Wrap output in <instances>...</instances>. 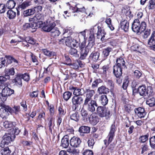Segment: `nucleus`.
I'll return each instance as SVG.
<instances>
[{
    "instance_id": "1",
    "label": "nucleus",
    "mask_w": 155,
    "mask_h": 155,
    "mask_svg": "<svg viewBox=\"0 0 155 155\" xmlns=\"http://www.w3.org/2000/svg\"><path fill=\"white\" fill-rule=\"evenodd\" d=\"M55 26L56 24L54 22L50 23L48 26H46L45 23H43L42 21H39L37 23H34L33 24L25 23L23 25V28L37 29L41 28V29H53Z\"/></svg>"
},
{
    "instance_id": "2",
    "label": "nucleus",
    "mask_w": 155,
    "mask_h": 155,
    "mask_svg": "<svg viewBox=\"0 0 155 155\" xmlns=\"http://www.w3.org/2000/svg\"><path fill=\"white\" fill-rule=\"evenodd\" d=\"M22 79L27 82L30 79L29 75L27 73L24 74L20 73L16 74L12 81L13 83L15 84V85L18 87H21L22 85Z\"/></svg>"
},
{
    "instance_id": "3",
    "label": "nucleus",
    "mask_w": 155,
    "mask_h": 155,
    "mask_svg": "<svg viewBox=\"0 0 155 155\" xmlns=\"http://www.w3.org/2000/svg\"><path fill=\"white\" fill-rule=\"evenodd\" d=\"M15 138V135L11 134H5L3 137V140L0 144L1 147L3 148L5 145H8Z\"/></svg>"
},
{
    "instance_id": "4",
    "label": "nucleus",
    "mask_w": 155,
    "mask_h": 155,
    "mask_svg": "<svg viewBox=\"0 0 155 155\" xmlns=\"http://www.w3.org/2000/svg\"><path fill=\"white\" fill-rule=\"evenodd\" d=\"M97 113L101 117H105L107 119L109 118L110 116V111L107 110L105 107L98 106L97 109Z\"/></svg>"
},
{
    "instance_id": "5",
    "label": "nucleus",
    "mask_w": 155,
    "mask_h": 155,
    "mask_svg": "<svg viewBox=\"0 0 155 155\" xmlns=\"http://www.w3.org/2000/svg\"><path fill=\"white\" fill-rule=\"evenodd\" d=\"M83 104L85 106H87V110L91 112H94L95 108L98 107L96 101L94 100L88 101L85 103L84 102Z\"/></svg>"
},
{
    "instance_id": "6",
    "label": "nucleus",
    "mask_w": 155,
    "mask_h": 155,
    "mask_svg": "<svg viewBox=\"0 0 155 155\" xmlns=\"http://www.w3.org/2000/svg\"><path fill=\"white\" fill-rule=\"evenodd\" d=\"M8 86H3L2 91V96L3 97V101H5L7 97L9 96L14 94V91L13 89L8 87Z\"/></svg>"
},
{
    "instance_id": "7",
    "label": "nucleus",
    "mask_w": 155,
    "mask_h": 155,
    "mask_svg": "<svg viewBox=\"0 0 155 155\" xmlns=\"http://www.w3.org/2000/svg\"><path fill=\"white\" fill-rule=\"evenodd\" d=\"M5 58H6V66L10 64L14 68L19 65L18 61L13 57L10 55H6Z\"/></svg>"
},
{
    "instance_id": "8",
    "label": "nucleus",
    "mask_w": 155,
    "mask_h": 155,
    "mask_svg": "<svg viewBox=\"0 0 155 155\" xmlns=\"http://www.w3.org/2000/svg\"><path fill=\"white\" fill-rule=\"evenodd\" d=\"M81 140L80 138L74 136L70 140V144L72 147L76 148L80 147Z\"/></svg>"
},
{
    "instance_id": "9",
    "label": "nucleus",
    "mask_w": 155,
    "mask_h": 155,
    "mask_svg": "<svg viewBox=\"0 0 155 155\" xmlns=\"http://www.w3.org/2000/svg\"><path fill=\"white\" fill-rule=\"evenodd\" d=\"M65 42L66 46L71 48L77 47L78 45V41L68 36L65 39Z\"/></svg>"
},
{
    "instance_id": "10",
    "label": "nucleus",
    "mask_w": 155,
    "mask_h": 155,
    "mask_svg": "<svg viewBox=\"0 0 155 155\" xmlns=\"http://www.w3.org/2000/svg\"><path fill=\"white\" fill-rule=\"evenodd\" d=\"M10 78V76L8 75H6L5 74L3 76H0V88L2 89L3 87V86H8L9 84V83L5 82L7 80H9Z\"/></svg>"
},
{
    "instance_id": "11",
    "label": "nucleus",
    "mask_w": 155,
    "mask_h": 155,
    "mask_svg": "<svg viewBox=\"0 0 155 155\" xmlns=\"http://www.w3.org/2000/svg\"><path fill=\"white\" fill-rule=\"evenodd\" d=\"M115 129V124H113L111 126L110 131L108 136V143L107 146L109 144L112 142L114 139V137L115 136L114 132L116 131Z\"/></svg>"
},
{
    "instance_id": "12",
    "label": "nucleus",
    "mask_w": 155,
    "mask_h": 155,
    "mask_svg": "<svg viewBox=\"0 0 155 155\" xmlns=\"http://www.w3.org/2000/svg\"><path fill=\"white\" fill-rule=\"evenodd\" d=\"M69 89L70 90H73V94L75 96H82L84 94L83 89L77 87L70 86L69 87Z\"/></svg>"
},
{
    "instance_id": "13",
    "label": "nucleus",
    "mask_w": 155,
    "mask_h": 155,
    "mask_svg": "<svg viewBox=\"0 0 155 155\" xmlns=\"http://www.w3.org/2000/svg\"><path fill=\"white\" fill-rule=\"evenodd\" d=\"M8 106L4 105L0 109V117L3 119H6L7 117L9 115Z\"/></svg>"
},
{
    "instance_id": "14",
    "label": "nucleus",
    "mask_w": 155,
    "mask_h": 155,
    "mask_svg": "<svg viewBox=\"0 0 155 155\" xmlns=\"http://www.w3.org/2000/svg\"><path fill=\"white\" fill-rule=\"evenodd\" d=\"M86 96L84 101V102H85V103L88 101H92V97L95 93L94 91L93 90L86 89Z\"/></svg>"
},
{
    "instance_id": "15",
    "label": "nucleus",
    "mask_w": 155,
    "mask_h": 155,
    "mask_svg": "<svg viewBox=\"0 0 155 155\" xmlns=\"http://www.w3.org/2000/svg\"><path fill=\"white\" fill-rule=\"evenodd\" d=\"M90 31L89 37L88 40V43L87 47H92L95 45L94 33L93 30H91Z\"/></svg>"
},
{
    "instance_id": "16",
    "label": "nucleus",
    "mask_w": 155,
    "mask_h": 155,
    "mask_svg": "<svg viewBox=\"0 0 155 155\" xmlns=\"http://www.w3.org/2000/svg\"><path fill=\"white\" fill-rule=\"evenodd\" d=\"M132 31L135 32H136L137 34L139 35L140 34H141L143 36V37L144 38H147L148 36L150 34V30H147L146 31H145V30H144L143 31L141 30H132Z\"/></svg>"
},
{
    "instance_id": "17",
    "label": "nucleus",
    "mask_w": 155,
    "mask_h": 155,
    "mask_svg": "<svg viewBox=\"0 0 155 155\" xmlns=\"http://www.w3.org/2000/svg\"><path fill=\"white\" fill-rule=\"evenodd\" d=\"M69 136L68 135H64L62 139L61 146L64 148H67L69 145Z\"/></svg>"
},
{
    "instance_id": "18",
    "label": "nucleus",
    "mask_w": 155,
    "mask_h": 155,
    "mask_svg": "<svg viewBox=\"0 0 155 155\" xmlns=\"http://www.w3.org/2000/svg\"><path fill=\"white\" fill-rule=\"evenodd\" d=\"M134 111L136 114L139 117H143L146 115V113L143 108L139 107L136 108L135 109Z\"/></svg>"
},
{
    "instance_id": "19",
    "label": "nucleus",
    "mask_w": 155,
    "mask_h": 155,
    "mask_svg": "<svg viewBox=\"0 0 155 155\" xmlns=\"http://www.w3.org/2000/svg\"><path fill=\"white\" fill-rule=\"evenodd\" d=\"M99 56V52H92L89 56V61L96 62L98 60Z\"/></svg>"
},
{
    "instance_id": "20",
    "label": "nucleus",
    "mask_w": 155,
    "mask_h": 155,
    "mask_svg": "<svg viewBox=\"0 0 155 155\" xmlns=\"http://www.w3.org/2000/svg\"><path fill=\"white\" fill-rule=\"evenodd\" d=\"M90 128L87 126H82L79 128L78 131L80 133V135L83 136L84 134H88L90 133Z\"/></svg>"
},
{
    "instance_id": "21",
    "label": "nucleus",
    "mask_w": 155,
    "mask_h": 155,
    "mask_svg": "<svg viewBox=\"0 0 155 155\" xmlns=\"http://www.w3.org/2000/svg\"><path fill=\"white\" fill-rule=\"evenodd\" d=\"M122 69L120 67L114 65L113 73L116 78H119L122 74Z\"/></svg>"
},
{
    "instance_id": "22",
    "label": "nucleus",
    "mask_w": 155,
    "mask_h": 155,
    "mask_svg": "<svg viewBox=\"0 0 155 155\" xmlns=\"http://www.w3.org/2000/svg\"><path fill=\"white\" fill-rule=\"evenodd\" d=\"M125 62L122 58H119L117 59L115 66L120 67L121 68H125L126 67Z\"/></svg>"
},
{
    "instance_id": "23",
    "label": "nucleus",
    "mask_w": 155,
    "mask_h": 155,
    "mask_svg": "<svg viewBox=\"0 0 155 155\" xmlns=\"http://www.w3.org/2000/svg\"><path fill=\"white\" fill-rule=\"evenodd\" d=\"M72 103L80 105L83 102V99L81 96H74L72 98Z\"/></svg>"
},
{
    "instance_id": "24",
    "label": "nucleus",
    "mask_w": 155,
    "mask_h": 155,
    "mask_svg": "<svg viewBox=\"0 0 155 155\" xmlns=\"http://www.w3.org/2000/svg\"><path fill=\"white\" fill-rule=\"evenodd\" d=\"M41 30L44 32H50V35L53 37L58 36L60 34L59 30Z\"/></svg>"
},
{
    "instance_id": "25",
    "label": "nucleus",
    "mask_w": 155,
    "mask_h": 155,
    "mask_svg": "<svg viewBox=\"0 0 155 155\" xmlns=\"http://www.w3.org/2000/svg\"><path fill=\"white\" fill-rule=\"evenodd\" d=\"M97 91L99 94H107L109 92V90L105 86L102 85L98 88Z\"/></svg>"
},
{
    "instance_id": "26",
    "label": "nucleus",
    "mask_w": 155,
    "mask_h": 155,
    "mask_svg": "<svg viewBox=\"0 0 155 155\" xmlns=\"http://www.w3.org/2000/svg\"><path fill=\"white\" fill-rule=\"evenodd\" d=\"M8 112L11 114L14 113L17 114L20 111V107L19 106H14L12 108L8 106Z\"/></svg>"
},
{
    "instance_id": "27",
    "label": "nucleus",
    "mask_w": 155,
    "mask_h": 155,
    "mask_svg": "<svg viewBox=\"0 0 155 155\" xmlns=\"http://www.w3.org/2000/svg\"><path fill=\"white\" fill-rule=\"evenodd\" d=\"M70 9L72 10V12L73 13L76 12H81L83 13L85 11V9L83 6H82L81 8H79V6H75L74 7L70 6Z\"/></svg>"
},
{
    "instance_id": "28",
    "label": "nucleus",
    "mask_w": 155,
    "mask_h": 155,
    "mask_svg": "<svg viewBox=\"0 0 155 155\" xmlns=\"http://www.w3.org/2000/svg\"><path fill=\"white\" fill-rule=\"evenodd\" d=\"M99 118L97 116L91 114L89 117V121L91 124L95 125L99 122Z\"/></svg>"
},
{
    "instance_id": "29",
    "label": "nucleus",
    "mask_w": 155,
    "mask_h": 155,
    "mask_svg": "<svg viewBox=\"0 0 155 155\" xmlns=\"http://www.w3.org/2000/svg\"><path fill=\"white\" fill-rule=\"evenodd\" d=\"M106 35V32L104 30H98L97 33V38H100L101 37V40L102 41H104L105 35Z\"/></svg>"
},
{
    "instance_id": "30",
    "label": "nucleus",
    "mask_w": 155,
    "mask_h": 155,
    "mask_svg": "<svg viewBox=\"0 0 155 155\" xmlns=\"http://www.w3.org/2000/svg\"><path fill=\"white\" fill-rule=\"evenodd\" d=\"M112 51V48L108 47L102 50V55L104 57L107 58L109 55L110 53Z\"/></svg>"
},
{
    "instance_id": "31",
    "label": "nucleus",
    "mask_w": 155,
    "mask_h": 155,
    "mask_svg": "<svg viewBox=\"0 0 155 155\" xmlns=\"http://www.w3.org/2000/svg\"><path fill=\"white\" fill-rule=\"evenodd\" d=\"M146 89L144 85L140 86L138 88V93L141 96H145Z\"/></svg>"
},
{
    "instance_id": "32",
    "label": "nucleus",
    "mask_w": 155,
    "mask_h": 155,
    "mask_svg": "<svg viewBox=\"0 0 155 155\" xmlns=\"http://www.w3.org/2000/svg\"><path fill=\"white\" fill-rule=\"evenodd\" d=\"M89 52V49L87 48H85V49L81 50V56L80 59L81 60L85 59L87 55Z\"/></svg>"
},
{
    "instance_id": "33",
    "label": "nucleus",
    "mask_w": 155,
    "mask_h": 155,
    "mask_svg": "<svg viewBox=\"0 0 155 155\" xmlns=\"http://www.w3.org/2000/svg\"><path fill=\"white\" fill-rule=\"evenodd\" d=\"M70 118L71 120L75 121L76 122H78L79 120V115L78 112L76 111L70 115Z\"/></svg>"
},
{
    "instance_id": "34",
    "label": "nucleus",
    "mask_w": 155,
    "mask_h": 155,
    "mask_svg": "<svg viewBox=\"0 0 155 155\" xmlns=\"http://www.w3.org/2000/svg\"><path fill=\"white\" fill-rule=\"evenodd\" d=\"M69 53L73 57L76 58H78L79 57V54L78 53L77 50L72 47L71 48L69 51Z\"/></svg>"
},
{
    "instance_id": "35",
    "label": "nucleus",
    "mask_w": 155,
    "mask_h": 155,
    "mask_svg": "<svg viewBox=\"0 0 155 155\" xmlns=\"http://www.w3.org/2000/svg\"><path fill=\"white\" fill-rule=\"evenodd\" d=\"M148 44L150 46L155 45V31L152 33L151 36L148 41Z\"/></svg>"
},
{
    "instance_id": "36",
    "label": "nucleus",
    "mask_w": 155,
    "mask_h": 155,
    "mask_svg": "<svg viewBox=\"0 0 155 155\" xmlns=\"http://www.w3.org/2000/svg\"><path fill=\"white\" fill-rule=\"evenodd\" d=\"M3 125L5 128H13L14 127L15 125V123L5 121L4 122Z\"/></svg>"
},
{
    "instance_id": "37",
    "label": "nucleus",
    "mask_w": 155,
    "mask_h": 155,
    "mask_svg": "<svg viewBox=\"0 0 155 155\" xmlns=\"http://www.w3.org/2000/svg\"><path fill=\"white\" fill-rule=\"evenodd\" d=\"M5 72L6 75H8L9 76L10 75L13 76L15 74V68L14 67H12L9 69H7L5 70Z\"/></svg>"
},
{
    "instance_id": "38",
    "label": "nucleus",
    "mask_w": 155,
    "mask_h": 155,
    "mask_svg": "<svg viewBox=\"0 0 155 155\" xmlns=\"http://www.w3.org/2000/svg\"><path fill=\"white\" fill-rule=\"evenodd\" d=\"M15 4L16 3L14 0H9L7 2L6 6L8 8L12 9L15 7Z\"/></svg>"
},
{
    "instance_id": "39",
    "label": "nucleus",
    "mask_w": 155,
    "mask_h": 155,
    "mask_svg": "<svg viewBox=\"0 0 155 155\" xmlns=\"http://www.w3.org/2000/svg\"><path fill=\"white\" fill-rule=\"evenodd\" d=\"M100 99L101 103L102 105L105 106L108 103V100L106 95H102L100 97Z\"/></svg>"
},
{
    "instance_id": "40",
    "label": "nucleus",
    "mask_w": 155,
    "mask_h": 155,
    "mask_svg": "<svg viewBox=\"0 0 155 155\" xmlns=\"http://www.w3.org/2000/svg\"><path fill=\"white\" fill-rule=\"evenodd\" d=\"M145 96L148 97L152 96L154 94V92L153 91L152 87L151 86L147 87L146 89Z\"/></svg>"
},
{
    "instance_id": "41",
    "label": "nucleus",
    "mask_w": 155,
    "mask_h": 155,
    "mask_svg": "<svg viewBox=\"0 0 155 155\" xmlns=\"http://www.w3.org/2000/svg\"><path fill=\"white\" fill-rule=\"evenodd\" d=\"M11 152L8 147H6L0 150V153L2 155H10Z\"/></svg>"
},
{
    "instance_id": "42",
    "label": "nucleus",
    "mask_w": 155,
    "mask_h": 155,
    "mask_svg": "<svg viewBox=\"0 0 155 155\" xmlns=\"http://www.w3.org/2000/svg\"><path fill=\"white\" fill-rule=\"evenodd\" d=\"M72 95V93L69 91L65 92L63 94V97L64 100L67 101L71 98Z\"/></svg>"
},
{
    "instance_id": "43",
    "label": "nucleus",
    "mask_w": 155,
    "mask_h": 155,
    "mask_svg": "<svg viewBox=\"0 0 155 155\" xmlns=\"http://www.w3.org/2000/svg\"><path fill=\"white\" fill-rule=\"evenodd\" d=\"M23 14L24 16L26 17L33 15L34 14V13L33 9L32 8L24 11Z\"/></svg>"
},
{
    "instance_id": "44",
    "label": "nucleus",
    "mask_w": 155,
    "mask_h": 155,
    "mask_svg": "<svg viewBox=\"0 0 155 155\" xmlns=\"http://www.w3.org/2000/svg\"><path fill=\"white\" fill-rule=\"evenodd\" d=\"M149 135L148 134H147L146 135H142L139 137V141L140 143H144L148 139Z\"/></svg>"
},
{
    "instance_id": "45",
    "label": "nucleus",
    "mask_w": 155,
    "mask_h": 155,
    "mask_svg": "<svg viewBox=\"0 0 155 155\" xmlns=\"http://www.w3.org/2000/svg\"><path fill=\"white\" fill-rule=\"evenodd\" d=\"M146 104L150 107H155V98L152 97L147 100Z\"/></svg>"
},
{
    "instance_id": "46",
    "label": "nucleus",
    "mask_w": 155,
    "mask_h": 155,
    "mask_svg": "<svg viewBox=\"0 0 155 155\" xmlns=\"http://www.w3.org/2000/svg\"><path fill=\"white\" fill-rule=\"evenodd\" d=\"M7 17L9 19H12L16 16V12L12 10H9L7 13Z\"/></svg>"
},
{
    "instance_id": "47",
    "label": "nucleus",
    "mask_w": 155,
    "mask_h": 155,
    "mask_svg": "<svg viewBox=\"0 0 155 155\" xmlns=\"http://www.w3.org/2000/svg\"><path fill=\"white\" fill-rule=\"evenodd\" d=\"M120 28L121 29H128L129 26V24L126 20L122 21L120 24Z\"/></svg>"
},
{
    "instance_id": "48",
    "label": "nucleus",
    "mask_w": 155,
    "mask_h": 155,
    "mask_svg": "<svg viewBox=\"0 0 155 155\" xmlns=\"http://www.w3.org/2000/svg\"><path fill=\"white\" fill-rule=\"evenodd\" d=\"M80 63V61H78L73 64L70 63L68 64L67 63L66 64L69 66H71V68H72L76 70L79 68V65Z\"/></svg>"
},
{
    "instance_id": "49",
    "label": "nucleus",
    "mask_w": 155,
    "mask_h": 155,
    "mask_svg": "<svg viewBox=\"0 0 155 155\" xmlns=\"http://www.w3.org/2000/svg\"><path fill=\"white\" fill-rule=\"evenodd\" d=\"M43 51L45 55L48 57L54 56L56 55L55 53L53 51H51L46 49H43Z\"/></svg>"
},
{
    "instance_id": "50",
    "label": "nucleus",
    "mask_w": 155,
    "mask_h": 155,
    "mask_svg": "<svg viewBox=\"0 0 155 155\" xmlns=\"http://www.w3.org/2000/svg\"><path fill=\"white\" fill-rule=\"evenodd\" d=\"M30 2L29 1H25L21 4L19 5L18 8L21 9H25L31 5Z\"/></svg>"
},
{
    "instance_id": "51",
    "label": "nucleus",
    "mask_w": 155,
    "mask_h": 155,
    "mask_svg": "<svg viewBox=\"0 0 155 155\" xmlns=\"http://www.w3.org/2000/svg\"><path fill=\"white\" fill-rule=\"evenodd\" d=\"M25 42L32 45H34L36 43L35 40L33 38L29 36L25 38Z\"/></svg>"
},
{
    "instance_id": "52",
    "label": "nucleus",
    "mask_w": 155,
    "mask_h": 155,
    "mask_svg": "<svg viewBox=\"0 0 155 155\" xmlns=\"http://www.w3.org/2000/svg\"><path fill=\"white\" fill-rule=\"evenodd\" d=\"M140 21L138 19H135L132 25V29H136L139 28Z\"/></svg>"
},
{
    "instance_id": "53",
    "label": "nucleus",
    "mask_w": 155,
    "mask_h": 155,
    "mask_svg": "<svg viewBox=\"0 0 155 155\" xmlns=\"http://www.w3.org/2000/svg\"><path fill=\"white\" fill-rule=\"evenodd\" d=\"M81 114L84 119L87 120L89 118V115L87 110L82 109L81 110Z\"/></svg>"
},
{
    "instance_id": "54",
    "label": "nucleus",
    "mask_w": 155,
    "mask_h": 155,
    "mask_svg": "<svg viewBox=\"0 0 155 155\" xmlns=\"http://www.w3.org/2000/svg\"><path fill=\"white\" fill-rule=\"evenodd\" d=\"M102 81L100 79H96L94 81L92 84V87L93 88H95L97 87L98 84L101 83Z\"/></svg>"
},
{
    "instance_id": "55",
    "label": "nucleus",
    "mask_w": 155,
    "mask_h": 155,
    "mask_svg": "<svg viewBox=\"0 0 155 155\" xmlns=\"http://www.w3.org/2000/svg\"><path fill=\"white\" fill-rule=\"evenodd\" d=\"M149 142L151 147L153 149L155 148V135L150 138Z\"/></svg>"
},
{
    "instance_id": "56",
    "label": "nucleus",
    "mask_w": 155,
    "mask_h": 155,
    "mask_svg": "<svg viewBox=\"0 0 155 155\" xmlns=\"http://www.w3.org/2000/svg\"><path fill=\"white\" fill-rule=\"evenodd\" d=\"M106 23L107 24L108 27L110 29H114L113 25L111 23V20L110 18H107L106 20Z\"/></svg>"
},
{
    "instance_id": "57",
    "label": "nucleus",
    "mask_w": 155,
    "mask_h": 155,
    "mask_svg": "<svg viewBox=\"0 0 155 155\" xmlns=\"http://www.w3.org/2000/svg\"><path fill=\"white\" fill-rule=\"evenodd\" d=\"M147 6L149 9H152L154 8L155 7L154 0H150Z\"/></svg>"
},
{
    "instance_id": "58",
    "label": "nucleus",
    "mask_w": 155,
    "mask_h": 155,
    "mask_svg": "<svg viewBox=\"0 0 155 155\" xmlns=\"http://www.w3.org/2000/svg\"><path fill=\"white\" fill-rule=\"evenodd\" d=\"M107 84L110 90H114V82L111 80H108L107 81Z\"/></svg>"
},
{
    "instance_id": "59",
    "label": "nucleus",
    "mask_w": 155,
    "mask_h": 155,
    "mask_svg": "<svg viewBox=\"0 0 155 155\" xmlns=\"http://www.w3.org/2000/svg\"><path fill=\"white\" fill-rule=\"evenodd\" d=\"M42 7L41 6L38 5L32 8L34 14L36 13H38L41 12L42 10Z\"/></svg>"
},
{
    "instance_id": "60",
    "label": "nucleus",
    "mask_w": 155,
    "mask_h": 155,
    "mask_svg": "<svg viewBox=\"0 0 155 155\" xmlns=\"http://www.w3.org/2000/svg\"><path fill=\"white\" fill-rule=\"evenodd\" d=\"M139 48H140V46L137 44H135L134 45L132 46L131 47V49L133 51L140 53L141 52Z\"/></svg>"
},
{
    "instance_id": "61",
    "label": "nucleus",
    "mask_w": 155,
    "mask_h": 155,
    "mask_svg": "<svg viewBox=\"0 0 155 155\" xmlns=\"http://www.w3.org/2000/svg\"><path fill=\"white\" fill-rule=\"evenodd\" d=\"M6 58H0V68L4 67L6 66L5 64L6 63Z\"/></svg>"
},
{
    "instance_id": "62",
    "label": "nucleus",
    "mask_w": 155,
    "mask_h": 155,
    "mask_svg": "<svg viewBox=\"0 0 155 155\" xmlns=\"http://www.w3.org/2000/svg\"><path fill=\"white\" fill-rule=\"evenodd\" d=\"M125 15L127 19L128 20H130L131 18L133 17V15L132 14L130 10H126Z\"/></svg>"
},
{
    "instance_id": "63",
    "label": "nucleus",
    "mask_w": 155,
    "mask_h": 155,
    "mask_svg": "<svg viewBox=\"0 0 155 155\" xmlns=\"http://www.w3.org/2000/svg\"><path fill=\"white\" fill-rule=\"evenodd\" d=\"M87 143L88 146L92 148L93 146L95 143V142L94 139L91 138L89 139L88 140Z\"/></svg>"
},
{
    "instance_id": "64",
    "label": "nucleus",
    "mask_w": 155,
    "mask_h": 155,
    "mask_svg": "<svg viewBox=\"0 0 155 155\" xmlns=\"http://www.w3.org/2000/svg\"><path fill=\"white\" fill-rule=\"evenodd\" d=\"M132 84L133 94L135 95L136 93H138V89H137L136 88H135L136 85L135 86L134 85H137V84H136V82H133Z\"/></svg>"
}]
</instances>
